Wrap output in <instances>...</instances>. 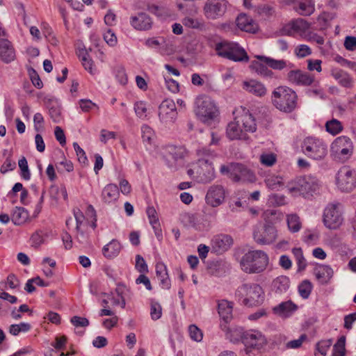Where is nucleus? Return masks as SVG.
I'll use <instances>...</instances> for the list:
<instances>
[{"label":"nucleus","mask_w":356,"mask_h":356,"mask_svg":"<svg viewBox=\"0 0 356 356\" xmlns=\"http://www.w3.org/2000/svg\"><path fill=\"white\" fill-rule=\"evenodd\" d=\"M272 102L280 111L291 113L296 107L297 95L292 89L286 86H280L273 92Z\"/></svg>","instance_id":"nucleus-1"},{"label":"nucleus","mask_w":356,"mask_h":356,"mask_svg":"<svg viewBox=\"0 0 356 356\" xmlns=\"http://www.w3.org/2000/svg\"><path fill=\"white\" fill-rule=\"evenodd\" d=\"M201 158L198 159L197 166L195 169L199 182L209 183L215 178V171L211 159L216 156L214 152L203 148L198 151Z\"/></svg>","instance_id":"nucleus-2"},{"label":"nucleus","mask_w":356,"mask_h":356,"mask_svg":"<svg viewBox=\"0 0 356 356\" xmlns=\"http://www.w3.org/2000/svg\"><path fill=\"white\" fill-rule=\"evenodd\" d=\"M195 105V114L204 124H211L219 115L215 102L209 96L198 97Z\"/></svg>","instance_id":"nucleus-3"},{"label":"nucleus","mask_w":356,"mask_h":356,"mask_svg":"<svg viewBox=\"0 0 356 356\" xmlns=\"http://www.w3.org/2000/svg\"><path fill=\"white\" fill-rule=\"evenodd\" d=\"M320 186L319 181L315 177L305 175L298 177L294 185L289 187V191L293 195L309 197L319 193Z\"/></svg>","instance_id":"nucleus-4"},{"label":"nucleus","mask_w":356,"mask_h":356,"mask_svg":"<svg viewBox=\"0 0 356 356\" xmlns=\"http://www.w3.org/2000/svg\"><path fill=\"white\" fill-rule=\"evenodd\" d=\"M301 148L307 156L315 160H321L327 154V145L325 142L314 136L306 137L302 142Z\"/></svg>","instance_id":"nucleus-5"},{"label":"nucleus","mask_w":356,"mask_h":356,"mask_svg":"<svg viewBox=\"0 0 356 356\" xmlns=\"http://www.w3.org/2000/svg\"><path fill=\"white\" fill-rule=\"evenodd\" d=\"M353 151V143L350 138L345 136L337 138L331 145V155L341 162L346 161L352 155Z\"/></svg>","instance_id":"nucleus-6"},{"label":"nucleus","mask_w":356,"mask_h":356,"mask_svg":"<svg viewBox=\"0 0 356 356\" xmlns=\"http://www.w3.org/2000/svg\"><path fill=\"white\" fill-rule=\"evenodd\" d=\"M268 264L267 254L261 250L250 251L246 254V273L263 272Z\"/></svg>","instance_id":"nucleus-7"},{"label":"nucleus","mask_w":356,"mask_h":356,"mask_svg":"<svg viewBox=\"0 0 356 356\" xmlns=\"http://www.w3.org/2000/svg\"><path fill=\"white\" fill-rule=\"evenodd\" d=\"M245 108L241 106L233 112L234 121L229 122L227 127L226 134L230 140H240L243 138L245 128Z\"/></svg>","instance_id":"nucleus-8"},{"label":"nucleus","mask_w":356,"mask_h":356,"mask_svg":"<svg viewBox=\"0 0 356 356\" xmlns=\"http://www.w3.org/2000/svg\"><path fill=\"white\" fill-rule=\"evenodd\" d=\"M217 54L221 57L234 61H241L245 59V50L236 43L220 42L216 46Z\"/></svg>","instance_id":"nucleus-9"},{"label":"nucleus","mask_w":356,"mask_h":356,"mask_svg":"<svg viewBox=\"0 0 356 356\" xmlns=\"http://www.w3.org/2000/svg\"><path fill=\"white\" fill-rule=\"evenodd\" d=\"M159 118L165 127H171L175 124L177 111L173 100L167 99L161 102L159 107Z\"/></svg>","instance_id":"nucleus-10"},{"label":"nucleus","mask_w":356,"mask_h":356,"mask_svg":"<svg viewBox=\"0 0 356 356\" xmlns=\"http://www.w3.org/2000/svg\"><path fill=\"white\" fill-rule=\"evenodd\" d=\"M337 183L341 191H352L356 184V173L349 166L341 167L337 176Z\"/></svg>","instance_id":"nucleus-11"},{"label":"nucleus","mask_w":356,"mask_h":356,"mask_svg":"<svg viewBox=\"0 0 356 356\" xmlns=\"http://www.w3.org/2000/svg\"><path fill=\"white\" fill-rule=\"evenodd\" d=\"M323 222L326 227L335 229L343 222V218L339 210V204H329L323 212Z\"/></svg>","instance_id":"nucleus-12"},{"label":"nucleus","mask_w":356,"mask_h":356,"mask_svg":"<svg viewBox=\"0 0 356 356\" xmlns=\"http://www.w3.org/2000/svg\"><path fill=\"white\" fill-rule=\"evenodd\" d=\"M309 23L303 19L298 18L291 20L284 24L278 31L279 35L295 36L299 35L303 38V35L309 30Z\"/></svg>","instance_id":"nucleus-13"},{"label":"nucleus","mask_w":356,"mask_h":356,"mask_svg":"<svg viewBox=\"0 0 356 356\" xmlns=\"http://www.w3.org/2000/svg\"><path fill=\"white\" fill-rule=\"evenodd\" d=\"M185 154V149L181 147L168 146L164 155V159L170 168L176 170L178 166L183 164Z\"/></svg>","instance_id":"nucleus-14"},{"label":"nucleus","mask_w":356,"mask_h":356,"mask_svg":"<svg viewBox=\"0 0 356 356\" xmlns=\"http://www.w3.org/2000/svg\"><path fill=\"white\" fill-rule=\"evenodd\" d=\"M227 4L226 0H207L204 6L205 16L211 19L222 17L226 11Z\"/></svg>","instance_id":"nucleus-15"},{"label":"nucleus","mask_w":356,"mask_h":356,"mask_svg":"<svg viewBox=\"0 0 356 356\" xmlns=\"http://www.w3.org/2000/svg\"><path fill=\"white\" fill-rule=\"evenodd\" d=\"M220 172L227 175L233 182H240L245 177V165L239 163H231L227 165L220 166Z\"/></svg>","instance_id":"nucleus-16"},{"label":"nucleus","mask_w":356,"mask_h":356,"mask_svg":"<svg viewBox=\"0 0 356 356\" xmlns=\"http://www.w3.org/2000/svg\"><path fill=\"white\" fill-rule=\"evenodd\" d=\"M267 343L265 337L259 331L246 333V355L252 351L259 353Z\"/></svg>","instance_id":"nucleus-17"},{"label":"nucleus","mask_w":356,"mask_h":356,"mask_svg":"<svg viewBox=\"0 0 356 356\" xmlns=\"http://www.w3.org/2000/svg\"><path fill=\"white\" fill-rule=\"evenodd\" d=\"M265 299V293L262 287L257 284L250 285L246 289V305L258 306L261 305Z\"/></svg>","instance_id":"nucleus-18"},{"label":"nucleus","mask_w":356,"mask_h":356,"mask_svg":"<svg viewBox=\"0 0 356 356\" xmlns=\"http://www.w3.org/2000/svg\"><path fill=\"white\" fill-rule=\"evenodd\" d=\"M233 244L232 238L227 234L215 236L211 241V251L216 254H222L227 251Z\"/></svg>","instance_id":"nucleus-19"},{"label":"nucleus","mask_w":356,"mask_h":356,"mask_svg":"<svg viewBox=\"0 0 356 356\" xmlns=\"http://www.w3.org/2000/svg\"><path fill=\"white\" fill-rule=\"evenodd\" d=\"M130 25L137 31H147L152 28V19L145 12H138L130 17Z\"/></svg>","instance_id":"nucleus-20"},{"label":"nucleus","mask_w":356,"mask_h":356,"mask_svg":"<svg viewBox=\"0 0 356 356\" xmlns=\"http://www.w3.org/2000/svg\"><path fill=\"white\" fill-rule=\"evenodd\" d=\"M206 202L212 207L220 205L225 200V190L222 186L213 185L208 190L206 197Z\"/></svg>","instance_id":"nucleus-21"},{"label":"nucleus","mask_w":356,"mask_h":356,"mask_svg":"<svg viewBox=\"0 0 356 356\" xmlns=\"http://www.w3.org/2000/svg\"><path fill=\"white\" fill-rule=\"evenodd\" d=\"M218 314L222 320L220 327L222 331H228L227 323L232 318V305L227 300H222L218 302Z\"/></svg>","instance_id":"nucleus-22"},{"label":"nucleus","mask_w":356,"mask_h":356,"mask_svg":"<svg viewBox=\"0 0 356 356\" xmlns=\"http://www.w3.org/2000/svg\"><path fill=\"white\" fill-rule=\"evenodd\" d=\"M287 77L291 83L300 86H310L314 81L312 75L299 70L290 71Z\"/></svg>","instance_id":"nucleus-23"},{"label":"nucleus","mask_w":356,"mask_h":356,"mask_svg":"<svg viewBox=\"0 0 356 356\" xmlns=\"http://www.w3.org/2000/svg\"><path fill=\"white\" fill-rule=\"evenodd\" d=\"M298 307L291 300L282 302L273 308L275 314L282 318H286L292 316L298 309Z\"/></svg>","instance_id":"nucleus-24"},{"label":"nucleus","mask_w":356,"mask_h":356,"mask_svg":"<svg viewBox=\"0 0 356 356\" xmlns=\"http://www.w3.org/2000/svg\"><path fill=\"white\" fill-rule=\"evenodd\" d=\"M277 230L275 227L267 225L261 234L254 233V238L262 244H270L277 238Z\"/></svg>","instance_id":"nucleus-25"},{"label":"nucleus","mask_w":356,"mask_h":356,"mask_svg":"<svg viewBox=\"0 0 356 356\" xmlns=\"http://www.w3.org/2000/svg\"><path fill=\"white\" fill-rule=\"evenodd\" d=\"M0 57L6 63H10L15 58V53L11 42L7 39L0 40Z\"/></svg>","instance_id":"nucleus-26"},{"label":"nucleus","mask_w":356,"mask_h":356,"mask_svg":"<svg viewBox=\"0 0 356 356\" xmlns=\"http://www.w3.org/2000/svg\"><path fill=\"white\" fill-rule=\"evenodd\" d=\"M293 7L298 14L303 16L312 15L315 10L313 0H294Z\"/></svg>","instance_id":"nucleus-27"},{"label":"nucleus","mask_w":356,"mask_h":356,"mask_svg":"<svg viewBox=\"0 0 356 356\" xmlns=\"http://www.w3.org/2000/svg\"><path fill=\"white\" fill-rule=\"evenodd\" d=\"M246 92L256 97H262L266 95L267 88L261 81L256 79H250L246 81Z\"/></svg>","instance_id":"nucleus-28"},{"label":"nucleus","mask_w":356,"mask_h":356,"mask_svg":"<svg viewBox=\"0 0 356 356\" xmlns=\"http://www.w3.org/2000/svg\"><path fill=\"white\" fill-rule=\"evenodd\" d=\"M150 225H152L156 238L160 241L162 238V230L159 220L157 212L154 207H148L146 211Z\"/></svg>","instance_id":"nucleus-29"},{"label":"nucleus","mask_w":356,"mask_h":356,"mask_svg":"<svg viewBox=\"0 0 356 356\" xmlns=\"http://www.w3.org/2000/svg\"><path fill=\"white\" fill-rule=\"evenodd\" d=\"M120 195L119 188L113 184H107L102 190V198L105 203L116 201Z\"/></svg>","instance_id":"nucleus-30"},{"label":"nucleus","mask_w":356,"mask_h":356,"mask_svg":"<svg viewBox=\"0 0 356 356\" xmlns=\"http://www.w3.org/2000/svg\"><path fill=\"white\" fill-rule=\"evenodd\" d=\"M316 279L322 284L327 283L333 275L332 269L326 265H318L314 268Z\"/></svg>","instance_id":"nucleus-31"},{"label":"nucleus","mask_w":356,"mask_h":356,"mask_svg":"<svg viewBox=\"0 0 356 356\" xmlns=\"http://www.w3.org/2000/svg\"><path fill=\"white\" fill-rule=\"evenodd\" d=\"M332 76L338 81L339 83L343 87L350 88L353 84V79L350 75L341 69H332Z\"/></svg>","instance_id":"nucleus-32"},{"label":"nucleus","mask_w":356,"mask_h":356,"mask_svg":"<svg viewBox=\"0 0 356 356\" xmlns=\"http://www.w3.org/2000/svg\"><path fill=\"white\" fill-rule=\"evenodd\" d=\"M121 250L120 243L115 239L104 246L102 249L103 255L107 259H113L118 255Z\"/></svg>","instance_id":"nucleus-33"},{"label":"nucleus","mask_w":356,"mask_h":356,"mask_svg":"<svg viewBox=\"0 0 356 356\" xmlns=\"http://www.w3.org/2000/svg\"><path fill=\"white\" fill-rule=\"evenodd\" d=\"M29 218V212L23 207H15L12 213L11 220L16 225L25 223Z\"/></svg>","instance_id":"nucleus-34"},{"label":"nucleus","mask_w":356,"mask_h":356,"mask_svg":"<svg viewBox=\"0 0 356 356\" xmlns=\"http://www.w3.org/2000/svg\"><path fill=\"white\" fill-rule=\"evenodd\" d=\"M290 281L288 277L281 275L273 281V287L276 293H282L289 288Z\"/></svg>","instance_id":"nucleus-35"},{"label":"nucleus","mask_w":356,"mask_h":356,"mask_svg":"<svg viewBox=\"0 0 356 356\" xmlns=\"http://www.w3.org/2000/svg\"><path fill=\"white\" fill-rule=\"evenodd\" d=\"M225 332H226L227 337L231 341L234 343L241 341L243 343L245 332L242 327H235L231 330L229 328L228 331Z\"/></svg>","instance_id":"nucleus-36"},{"label":"nucleus","mask_w":356,"mask_h":356,"mask_svg":"<svg viewBox=\"0 0 356 356\" xmlns=\"http://www.w3.org/2000/svg\"><path fill=\"white\" fill-rule=\"evenodd\" d=\"M326 131L334 136L339 134L343 130V125L340 121L337 119H332L325 124Z\"/></svg>","instance_id":"nucleus-37"},{"label":"nucleus","mask_w":356,"mask_h":356,"mask_svg":"<svg viewBox=\"0 0 356 356\" xmlns=\"http://www.w3.org/2000/svg\"><path fill=\"white\" fill-rule=\"evenodd\" d=\"M289 229L292 232H297L301 228L300 218L296 214H289L286 216Z\"/></svg>","instance_id":"nucleus-38"},{"label":"nucleus","mask_w":356,"mask_h":356,"mask_svg":"<svg viewBox=\"0 0 356 356\" xmlns=\"http://www.w3.org/2000/svg\"><path fill=\"white\" fill-rule=\"evenodd\" d=\"M257 58L264 61L270 67L274 70H280L286 66V62L283 60H275L265 56H257Z\"/></svg>","instance_id":"nucleus-39"},{"label":"nucleus","mask_w":356,"mask_h":356,"mask_svg":"<svg viewBox=\"0 0 356 356\" xmlns=\"http://www.w3.org/2000/svg\"><path fill=\"white\" fill-rule=\"evenodd\" d=\"M312 288L313 285L310 281L303 280L298 286V293L302 298L307 299L310 296Z\"/></svg>","instance_id":"nucleus-40"},{"label":"nucleus","mask_w":356,"mask_h":356,"mask_svg":"<svg viewBox=\"0 0 356 356\" xmlns=\"http://www.w3.org/2000/svg\"><path fill=\"white\" fill-rule=\"evenodd\" d=\"M81 60L82 65L86 70L88 71L91 74H94L95 69L93 68V61L89 58L88 54L86 51H80L79 54Z\"/></svg>","instance_id":"nucleus-41"},{"label":"nucleus","mask_w":356,"mask_h":356,"mask_svg":"<svg viewBox=\"0 0 356 356\" xmlns=\"http://www.w3.org/2000/svg\"><path fill=\"white\" fill-rule=\"evenodd\" d=\"M332 345L331 340H325L318 342L316 345L315 356H325L327 350Z\"/></svg>","instance_id":"nucleus-42"},{"label":"nucleus","mask_w":356,"mask_h":356,"mask_svg":"<svg viewBox=\"0 0 356 356\" xmlns=\"http://www.w3.org/2000/svg\"><path fill=\"white\" fill-rule=\"evenodd\" d=\"M142 138L144 143L151 144L154 136L153 129L147 124H144L141 127Z\"/></svg>","instance_id":"nucleus-43"},{"label":"nucleus","mask_w":356,"mask_h":356,"mask_svg":"<svg viewBox=\"0 0 356 356\" xmlns=\"http://www.w3.org/2000/svg\"><path fill=\"white\" fill-rule=\"evenodd\" d=\"M250 67L252 70H254L257 73L264 75V76H271L273 72L271 70H269L266 66L264 65L257 62L254 61L250 65Z\"/></svg>","instance_id":"nucleus-44"},{"label":"nucleus","mask_w":356,"mask_h":356,"mask_svg":"<svg viewBox=\"0 0 356 356\" xmlns=\"http://www.w3.org/2000/svg\"><path fill=\"white\" fill-rule=\"evenodd\" d=\"M332 356H345V337H341L333 347Z\"/></svg>","instance_id":"nucleus-45"},{"label":"nucleus","mask_w":356,"mask_h":356,"mask_svg":"<svg viewBox=\"0 0 356 356\" xmlns=\"http://www.w3.org/2000/svg\"><path fill=\"white\" fill-rule=\"evenodd\" d=\"M188 332L190 337L193 340L197 342H200L202 340V332L195 325H191L188 327Z\"/></svg>","instance_id":"nucleus-46"},{"label":"nucleus","mask_w":356,"mask_h":356,"mask_svg":"<svg viewBox=\"0 0 356 356\" xmlns=\"http://www.w3.org/2000/svg\"><path fill=\"white\" fill-rule=\"evenodd\" d=\"M162 314V308L159 303L152 302L150 315L152 320L156 321L161 318Z\"/></svg>","instance_id":"nucleus-47"},{"label":"nucleus","mask_w":356,"mask_h":356,"mask_svg":"<svg viewBox=\"0 0 356 356\" xmlns=\"http://www.w3.org/2000/svg\"><path fill=\"white\" fill-rule=\"evenodd\" d=\"M74 218H75L76 222V229L79 232V235L81 237L82 239H84V238H85L84 234L83 232H79V228H80V226L81 225L85 217H84L82 211L79 209L74 210Z\"/></svg>","instance_id":"nucleus-48"},{"label":"nucleus","mask_w":356,"mask_h":356,"mask_svg":"<svg viewBox=\"0 0 356 356\" xmlns=\"http://www.w3.org/2000/svg\"><path fill=\"white\" fill-rule=\"evenodd\" d=\"M257 129L255 113L246 114V131L254 132Z\"/></svg>","instance_id":"nucleus-49"},{"label":"nucleus","mask_w":356,"mask_h":356,"mask_svg":"<svg viewBox=\"0 0 356 356\" xmlns=\"http://www.w3.org/2000/svg\"><path fill=\"white\" fill-rule=\"evenodd\" d=\"M260 162L266 166H272L276 162V155L270 154H262L260 156Z\"/></svg>","instance_id":"nucleus-50"},{"label":"nucleus","mask_w":356,"mask_h":356,"mask_svg":"<svg viewBox=\"0 0 356 356\" xmlns=\"http://www.w3.org/2000/svg\"><path fill=\"white\" fill-rule=\"evenodd\" d=\"M18 165L22 170V177L24 179L29 180L30 179L31 175L29 170L28 163L26 158L22 157L20 160H19Z\"/></svg>","instance_id":"nucleus-51"},{"label":"nucleus","mask_w":356,"mask_h":356,"mask_svg":"<svg viewBox=\"0 0 356 356\" xmlns=\"http://www.w3.org/2000/svg\"><path fill=\"white\" fill-rule=\"evenodd\" d=\"M177 7L179 10H182L186 14H195L197 12V8L194 3H178Z\"/></svg>","instance_id":"nucleus-52"},{"label":"nucleus","mask_w":356,"mask_h":356,"mask_svg":"<svg viewBox=\"0 0 356 356\" xmlns=\"http://www.w3.org/2000/svg\"><path fill=\"white\" fill-rule=\"evenodd\" d=\"M182 24L188 27L191 29H198L201 26L200 22L192 17H186L182 19Z\"/></svg>","instance_id":"nucleus-53"},{"label":"nucleus","mask_w":356,"mask_h":356,"mask_svg":"<svg viewBox=\"0 0 356 356\" xmlns=\"http://www.w3.org/2000/svg\"><path fill=\"white\" fill-rule=\"evenodd\" d=\"M136 268L141 273L148 271L147 265L142 256L137 254L136 256Z\"/></svg>","instance_id":"nucleus-54"},{"label":"nucleus","mask_w":356,"mask_h":356,"mask_svg":"<svg viewBox=\"0 0 356 356\" xmlns=\"http://www.w3.org/2000/svg\"><path fill=\"white\" fill-rule=\"evenodd\" d=\"M306 334H302L299 339L292 340L286 343V348L288 349H296L300 348L302 343L307 339Z\"/></svg>","instance_id":"nucleus-55"},{"label":"nucleus","mask_w":356,"mask_h":356,"mask_svg":"<svg viewBox=\"0 0 356 356\" xmlns=\"http://www.w3.org/2000/svg\"><path fill=\"white\" fill-rule=\"evenodd\" d=\"M295 53L298 57L304 58L312 54V49L307 45L300 44L296 48Z\"/></svg>","instance_id":"nucleus-56"},{"label":"nucleus","mask_w":356,"mask_h":356,"mask_svg":"<svg viewBox=\"0 0 356 356\" xmlns=\"http://www.w3.org/2000/svg\"><path fill=\"white\" fill-rule=\"evenodd\" d=\"M134 110L136 115L140 118H146L147 108L145 104L143 102H136L134 105Z\"/></svg>","instance_id":"nucleus-57"},{"label":"nucleus","mask_w":356,"mask_h":356,"mask_svg":"<svg viewBox=\"0 0 356 356\" xmlns=\"http://www.w3.org/2000/svg\"><path fill=\"white\" fill-rule=\"evenodd\" d=\"M147 10L150 13H152L157 16H163V15L167 13V10H166L165 8H164L163 6H159L156 4H148Z\"/></svg>","instance_id":"nucleus-58"},{"label":"nucleus","mask_w":356,"mask_h":356,"mask_svg":"<svg viewBox=\"0 0 356 356\" xmlns=\"http://www.w3.org/2000/svg\"><path fill=\"white\" fill-rule=\"evenodd\" d=\"M79 106L83 112H89L95 107L98 108L97 105L90 99H81Z\"/></svg>","instance_id":"nucleus-59"},{"label":"nucleus","mask_w":356,"mask_h":356,"mask_svg":"<svg viewBox=\"0 0 356 356\" xmlns=\"http://www.w3.org/2000/svg\"><path fill=\"white\" fill-rule=\"evenodd\" d=\"M259 31V26L257 22L253 19H246V33L255 34Z\"/></svg>","instance_id":"nucleus-60"},{"label":"nucleus","mask_w":356,"mask_h":356,"mask_svg":"<svg viewBox=\"0 0 356 356\" xmlns=\"http://www.w3.org/2000/svg\"><path fill=\"white\" fill-rule=\"evenodd\" d=\"M303 38L310 42H314L318 44H323L324 43V38L314 33H309L303 35Z\"/></svg>","instance_id":"nucleus-61"},{"label":"nucleus","mask_w":356,"mask_h":356,"mask_svg":"<svg viewBox=\"0 0 356 356\" xmlns=\"http://www.w3.org/2000/svg\"><path fill=\"white\" fill-rule=\"evenodd\" d=\"M70 322L75 327H87L89 325V321L86 318L78 316H74L71 318Z\"/></svg>","instance_id":"nucleus-62"},{"label":"nucleus","mask_w":356,"mask_h":356,"mask_svg":"<svg viewBox=\"0 0 356 356\" xmlns=\"http://www.w3.org/2000/svg\"><path fill=\"white\" fill-rule=\"evenodd\" d=\"M104 39L111 47L115 46L117 43V37L110 29L104 33Z\"/></svg>","instance_id":"nucleus-63"},{"label":"nucleus","mask_w":356,"mask_h":356,"mask_svg":"<svg viewBox=\"0 0 356 356\" xmlns=\"http://www.w3.org/2000/svg\"><path fill=\"white\" fill-rule=\"evenodd\" d=\"M344 46L348 50L356 49V38L352 36H348L345 39Z\"/></svg>","instance_id":"nucleus-64"}]
</instances>
